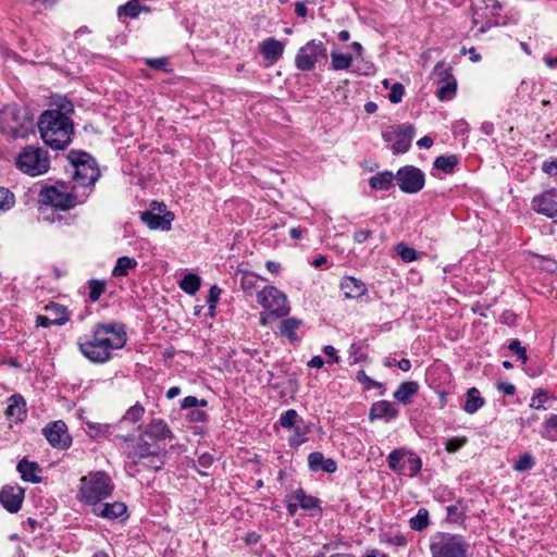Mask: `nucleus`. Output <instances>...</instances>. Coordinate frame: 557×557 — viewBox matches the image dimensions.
I'll list each match as a JSON object with an SVG mask.
<instances>
[{"mask_svg": "<svg viewBox=\"0 0 557 557\" xmlns=\"http://www.w3.org/2000/svg\"><path fill=\"white\" fill-rule=\"evenodd\" d=\"M532 209L550 219L557 218V189H549L532 199Z\"/></svg>", "mask_w": 557, "mask_h": 557, "instance_id": "nucleus-15", "label": "nucleus"}, {"mask_svg": "<svg viewBox=\"0 0 557 557\" xmlns=\"http://www.w3.org/2000/svg\"><path fill=\"white\" fill-rule=\"evenodd\" d=\"M534 465V458L530 454H523L515 461L513 468L519 472H524L532 469Z\"/></svg>", "mask_w": 557, "mask_h": 557, "instance_id": "nucleus-48", "label": "nucleus"}, {"mask_svg": "<svg viewBox=\"0 0 557 557\" xmlns=\"http://www.w3.org/2000/svg\"><path fill=\"white\" fill-rule=\"evenodd\" d=\"M208 405V401L206 399H198L195 396H187L182 401V408L187 409H195L197 407H206Z\"/></svg>", "mask_w": 557, "mask_h": 557, "instance_id": "nucleus-57", "label": "nucleus"}, {"mask_svg": "<svg viewBox=\"0 0 557 557\" xmlns=\"http://www.w3.org/2000/svg\"><path fill=\"white\" fill-rule=\"evenodd\" d=\"M126 341L127 335L123 324H98L91 339L78 341V348L88 360L103 363L111 358L113 350L124 347Z\"/></svg>", "mask_w": 557, "mask_h": 557, "instance_id": "nucleus-3", "label": "nucleus"}, {"mask_svg": "<svg viewBox=\"0 0 557 557\" xmlns=\"http://www.w3.org/2000/svg\"><path fill=\"white\" fill-rule=\"evenodd\" d=\"M508 348L517 354L518 360H520L522 363H525L528 360L527 350L524 347L521 346L520 342L518 339L512 341Z\"/></svg>", "mask_w": 557, "mask_h": 557, "instance_id": "nucleus-58", "label": "nucleus"}, {"mask_svg": "<svg viewBox=\"0 0 557 557\" xmlns=\"http://www.w3.org/2000/svg\"><path fill=\"white\" fill-rule=\"evenodd\" d=\"M382 136L385 141L392 143L391 149L394 154L405 153L411 146V140L414 136V127L410 124L392 126L384 131Z\"/></svg>", "mask_w": 557, "mask_h": 557, "instance_id": "nucleus-13", "label": "nucleus"}, {"mask_svg": "<svg viewBox=\"0 0 557 557\" xmlns=\"http://www.w3.org/2000/svg\"><path fill=\"white\" fill-rule=\"evenodd\" d=\"M395 250L404 262H412L418 259V252L404 243L398 244Z\"/></svg>", "mask_w": 557, "mask_h": 557, "instance_id": "nucleus-45", "label": "nucleus"}, {"mask_svg": "<svg viewBox=\"0 0 557 557\" xmlns=\"http://www.w3.org/2000/svg\"><path fill=\"white\" fill-rule=\"evenodd\" d=\"M137 267V261L134 258L129 257H120L116 261L115 267L112 270V275L114 277L126 276L128 271L135 269Z\"/></svg>", "mask_w": 557, "mask_h": 557, "instance_id": "nucleus-35", "label": "nucleus"}, {"mask_svg": "<svg viewBox=\"0 0 557 557\" xmlns=\"http://www.w3.org/2000/svg\"><path fill=\"white\" fill-rule=\"evenodd\" d=\"M178 286L188 295H195L201 286V277L195 273H188L180 281Z\"/></svg>", "mask_w": 557, "mask_h": 557, "instance_id": "nucleus-32", "label": "nucleus"}, {"mask_svg": "<svg viewBox=\"0 0 557 557\" xmlns=\"http://www.w3.org/2000/svg\"><path fill=\"white\" fill-rule=\"evenodd\" d=\"M407 448L394 449L387 456V465L391 470L398 473H405V458Z\"/></svg>", "mask_w": 557, "mask_h": 557, "instance_id": "nucleus-30", "label": "nucleus"}, {"mask_svg": "<svg viewBox=\"0 0 557 557\" xmlns=\"http://www.w3.org/2000/svg\"><path fill=\"white\" fill-rule=\"evenodd\" d=\"M404 92V86L400 83H395L388 94V100L392 103H399L403 99Z\"/></svg>", "mask_w": 557, "mask_h": 557, "instance_id": "nucleus-56", "label": "nucleus"}, {"mask_svg": "<svg viewBox=\"0 0 557 557\" xmlns=\"http://www.w3.org/2000/svg\"><path fill=\"white\" fill-rule=\"evenodd\" d=\"M67 159L73 168V180L83 188L94 186L100 177L96 160L84 151H70Z\"/></svg>", "mask_w": 557, "mask_h": 557, "instance_id": "nucleus-9", "label": "nucleus"}, {"mask_svg": "<svg viewBox=\"0 0 557 557\" xmlns=\"http://www.w3.org/2000/svg\"><path fill=\"white\" fill-rule=\"evenodd\" d=\"M419 385L417 382L408 381L401 383L394 392V398L401 404H409L410 398L418 393Z\"/></svg>", "mask_w": 557, "mask_h": 557, "instance_id": "nucleus-25", "label": "nucleus"}, {"mask_svg": "<svg viewBox=\"0 0 557 557\" xmlns=\"http://www.w3.org/2000/svg\"><path fill=\"white\" fill-rule=\"evenodd\" d=\"M399 414L398 408L391 401L380 400L372 404L369 412L371 420L380 419L386 422L396 419Z\"/></svg>", "mask_w": 557, "mask_h": 557, "instance_id": "nucleus-19", "label": "nucleus"}, {"mask_svg": "<svg viewBox=\"0 0 557 557\" xmlns=\"http://www.w3.org/2000/svg\"><path fill=\"white\" fill-rule=\"evenodd\" d=\"M301 321L296 318H288L281 322L280 333L290 341L297 339L296 330L300 326Z\"/></svg>", "mask_w": 557, "mask_h": 557, "instance_id": "nucleus-37", "label": "nucleus"}, {"mask_svg": "<svg viewBox=\"0 0 557 557\" xmlns=\"http://www.w3.org/2000/svg\"><path fill=\"white\" fill-rule=\"evenodd\" d=\"M437 66H438V73H440V75L444 76L445 82L438 87L436 96L442 101L450 100L456 94V89H457L456 79L449 73L448 70L443 69L442 63H438Z\"/></svg>", "mask_w": 557, "mask_h": 557, "instance_id": "nucleus-21", "label": "nucleus"}, {"mask_svg": "<svg viewBox=\"0 0 557 557\" xmlns=\"http://www.w3.org/2000/svg\"><path fill=\"white\" fill-rule=\"evenodd\" d=\"M140 220L151 230L160 228L162 231H170L174 214L172 212H165L161 215L149 209L140 213Z\"/></svg>", "mask_w": 557, "mask_h": 557, "instance_id": "nucleus-18", "label": "nucleus"}, {"mask_svg": "<svg viewBox=\"0 0 557 557\" xmlns=\"http://www.w3.org/2000/svg\"><path fill=\"white\" fill-rule=\"evenodd\" d=\"M126 506L121 502L114 503H98L92 507V512L104 519L114 520L123 517L126 513Z\"/></svg>", "mask_w": 557, "mask_h": 557, "instance_id": "nucleus-20", "label": "nucleus"}, {"mask_svg": "<svg viewBox=\"0 0 557 557\" xmlns=\"http://www.w3.org/2000/svg\"><path fill=\"white\" fill-rule=\"evenodd\" d=\"M327 50L322 41L310 40L302 46L296 57L295 65L300 71H311L320 62H326Z\"/></svg>", "mask_w": 557, "mask_h": 557, "instance_id": "nucleus-12", "label": "nucleus"}, {"mask_svg": "<svg viewBox=\"0 0 557 557\" xmlns=\"http://www.w3.org/2000/svg\"><path fill=\"white\" fill-rule=\"evenodd\" d=\"M240 274V287L243 290L251 295L258 287V282L263 280L259 275L250 271H239Z\"/></svg>", "mask_w": 557, "mask_h": 557, "instance_id": "nucleus-34", "label": "nucleus"}, {"mask_svg": "<svg viewBox=\"0 0 557 557\" xmlns=\"http://www.w3.org/2000/svg\"><path fill=\"white\" fill-rule=\"evenodd\" d=\"M447 517L453 522H463L467 518V505L462 499H457L455 504L446 507Z\"/></svg>", "mask_w": 557, "mask_h": 557, "instance_id": "nucleus-33", "label": "nucleus"}, {"mask_svg": "<svg viewBox=\"0 0 557 557\" xmlns=\"http://www.w3.org/2000/svg\"><path fill=\"white\" fill-rule=\"evenodd\" d=\"M145 413V408L140 404H135L131 408L127 409L125 414L121 418L116 426H121L124 423H133L136 424L139 422Z\"/></svg>", "mask_w": 557, "mask_h": 557, "instance_id": "nucleus-38", "label": "nucleus"}, {"mask_svg": "<svg viewBox=\"0 0 557 557\" xmlns=\"http://www.w3.org/2000/svg\"><path fill=\"white\" fill-rule=\"evenodd\" d=\"M73 103L63 96H53L50 108L38 120V128L44 143L54 150L65 149L72 141L74 124L71 115Z\"/></svg>", "mask_w": 557, "mask_h": 557, "instance_id": "nucleus-1", "label": "nucleus"}, {"mask_svg": "<svg viewBox=\"0 0 557 557\" xmlns=\"http://www.w3.org/2000/svg\"><path fill=\"white\" fill-rule=\"evenodd\" d=\"M207 413L206 411L201 410V409H198V408H195V409H191L188 413H187V419L190 421V422H202L207 419Z\"/></svg>", "mask_w": 557, "mask_h": 557, "instance_id": "nucleus-59", "label": "nucleus"}, {"mask_svg": "<svg viewBox=\"0 0 557 557\" xmlns=\"http://www.w3.org/2000/svg\"><path fill=\"white\" fill-rule=\"evenodd\" d=\"M141 5L136 1L132 0L124 5H121L117 10V15L121 17L122 15L128 16L131 18H135L139 15L141 11Z\"/></svg>", "mask_w": 557, "mask_h": 557, "instance_id": "nucleus-44", "label": "nucleus"}, {"mask_svg": "<svg viewBox=\"0 0 557 557\" xmlns=\"http://www.w3.org/2000/svg\"><path fill=\"white\" fill-rule=\"evenodd\" d=\"M25 491L18 485H5L0 491V503L11 513L17 512L23 504Z\"/></svg>", "mask_w": 557, "mask_h": 557, "instance_id": "nucleus-17", "label": "nucleus"}, {"mask_svg": "<svg viewBox=\"0 0 557 557\" xmlns=\"http://www.w3.org/2000/svg\"><path fill=\"white\" fill-rule=\"evenodd\" d=\"M429 511L425 508H420L417 515L409 520V525L414 531H423L429 527Z\"/></svg>", "mask_w": 557, "mask_h": 557, "instance_id": "nucleus-41", "label": "nucleus"}, {"mask_svg": "<svg viewBox=\"0 0 557 557\" xmlns=\"http://www.w3.org/2000/svg\"><path fill=\"white\" fill-rule=\"evenodd\" d=\"M113 426L104 423H88V429L92 433V436H109L113 432Z\"/></svg>", "mask_w": 557, "mask_h": 557, "instance_id": "nucleus-51", "label": "nucleus"}, {"mask_svg": "<svg viewBox=\"0 0 557 557\" xmlns=\"http://www.w3.org/2000/svg\"><path fill=\"white\" fill-rule=\"evenodd\" d=\"M298 413L295 409H288L280 418V424L285 429H292L296 425Z\"/></svg>", "mask_w": 557, "mask_h": 557, "instance_id": "nucleus-50", "label": "nucleus"}, {"mask_svg": "<svg viewBox=\"0 0 557 557\" xmlns=\"http://www.w3.org/2000/svg\"><path fill=\"white\" fill-rule=\"evenodd\" d=\"M25 413V401L20 395H13L9 399V406L7 408L5 414L14 419L15 421L22 420V417Z\"/></svg>", "mask_w": 557, "mask_h": 557, "instance_id": "nucleus-29", "label": "nucleus"}, {"mask_svg": "<svg viewBox=\"0 0 557 557\" xmlns=\"http://www.w3.org/2000/svg\"><path fill=\"white\" fill-rule=\"evenodd\" d=\"M14 205V195L7 188L0 187V213L10 210Z\"/></svg>", "mask_w": 557, "mask_h": 557, "instance_id": "nucleus-47", "label": "nucleus"}, {"mask_svg": "<svg viewBox=\"0 0 557 557\" xmlns=\"http://www.w3.org/2000/svg\"><path fill=\"white\" fill-rule=\"evenodd\" d=\"M548 393L543 388H537L534 391L533 396L531 397L529 406L536 410H545V403L548 400Z\"/></svg>", "mask_w": 557, "mask_h": 557, "instance_id": "nucleus-43", "label": "nucleus"}, {"mask_svg": "<svg viewBox=\"0 0 557 557\" xmlns=\"http://www.w3.org/2000/svg\"><path fill=\"white\" fill-rule=\"evenodd\" d=\"M324 456L320 451H313L308 456V466L312 471H318L322 467Z\"/></svg>", "mask_w": 557, "mask_h": 557, "instance_id": "nucleus-55", "label": "nucleus"}, {"mask_svg": "<svg viewBox=\"0 0 557 557\" xmlns=\"http://www.w3.org/2000/svg\"><path fill=\"white\" fill-rule=\"evenodd\" d=\"M292 430L293 434L289 436L288 440L292 446H300L307 441V429H301L299 425H295L294 428H292Z\"/></svg>", "mask_w": 557, "mask_h": 557, "instance_id": "nucleus-49", "label": "nucleus"}, {"mask_svg": "<svg viewBox=\"0 0 557 557\" xmlns=\"http://www.w3.org/2000/svg\"><path fill=\"white\" fill-rule=\"evenodd\" d=\"M352 63V57L349 53L333 51L331 53V66L334 71L347 70Z\"/></svg>", "mask_w": 557, "mask_h": 557, "instance_id": "nucleus-39", "label": "nucleus"}, {"mask_svg": "<svg viewBox=\"0 0 557 557\" xmlns=\"http://www.w3.org/2000/svg\"><path fill=\"white\" fill-rule=\"evenodd\" d=\"M503 4L498 0H471L472 24L476 28L474 36L485 34L491 28L505 24L500 22Z\"/></svg>", "mask_w": 557, "mask_h": 557, "instance_id": "nucleus-7", "label": "nucleus"}, {"mask_svg": "<svg viewBox=\"0 0 557 557\" xmlns=\"http://www.w3.org/2000/svg\"><path fill=\"white\" fill-rule=\"evenodd\" d=\"M88 195V193L78 195L71 191L66 184L59 182L53 185H46L41 188L39 202L41 205L51 206L58 210H69L78 203H83Z\"/></svg>", "mask_w": 557, "mask_h": 557, "instance_id": "nucleus-6", "label": "nucleus"}, {"mask_svg": "<svg viewBox=\"0 0 557 557\" xmlns=\"http://www.w3.org/2000/svg\"><path fill=\"white\" fill-rule=\"evenodd\" d=\"M364 355L361 351V348L357 344H352L350 346V358H352V362H359L363 359Z\"/></svg>", "mask_w": 557, "mask_h": 557, "instance_id": "nucleus-61", "label": "nucleus"}, {"mask_svg": "<svg viewBox=\"0 0 557 557\" xmlns=\"http://www.w3.org/2000/svg\"><path fill=\"white\" fill-rule=\"evenodd\" d=\"M320 469L326 473H334L337 469V465H336L335 460L327 458V459H324L322 467Z\"/></svg>", "mask_w": 557, "mask_h": 557, "instance_id": "nucleus-64", "label": "nucleus"}, {"mask_svg": "<svg viewBox=\"0 0 557 557\" xmlns=\"http://www.w3.org/2000/svg\"><path fill=\"white\" fill-rule=\"evenodd\" d=\"M385 537V542L391 544V545H394V546H406L407 545V539L404 534H401L400 532H396V533H386L384 535Z\"/></svg>", "mask_w": 557, "mask_h": 557, "instance_id": "nucleus-53", "label": "nucleus"}, {"mask_svg": "<svg viewBox=\"0 0 557 557\" xmlns=\"http://www.w3.org/2000/svg\"><path fill=\"white\" fill-rule=\"evenodd\" d=\"M45 310L48 312V315L54 322V325H63L71 318V313L67 310V308L57 302H50L45 307Z\"/></svg>", "mask_w": 557, "mask_h": 557, "instance_id": "nucleus-24", "label": "nucleus"}, {"mask_svg": "<svg viewBox=\"0 0 557 557\" xmlns=\"http://www.w3.org/2000/svg\"><path fill=\"white\" fill-rule=\"evenodd\" d=\"M395 178L400 190L406 194H416L420 191L424 187L425 183L424 173L413 165L400 168L397 171Z\"/></svg>", "mask_w": 557, "mask_h": 557, "instance_id": "nucleus-14", "label": "nucleus"}, {"mask_svg": "<svg viewBox=\"0 0 557 557\" xmlns=\"http://www.w3.org/2000/svg\"><path fill=\"white\" fill-rule=\"evenodd\" d=\"M146 64L156 70H164L165 66L168 65V59H165V58L148 59L146 61Z\"/></svg>", "mask_w": 557, "mask_h": 557, "instance_id": "nucleus-60", "label": "nucleus"}, {"mask_svg": "<svg viewBox=\"0 0 557 557\" xmlns=\"http://www.w3.org/2000/svg\"><path fill=\"white\" fill-rule=\"evenodd\" d=\"M257 302L271 315L283 318L290 311L287 296L274 286H264L256 294Z\"/></svg>", "mask_w": 557, "mask_h": 557, "instance_id": "nucleus-11", "label": "nucleus"}, {"mask_svg": "<svg viewBox=\"0 0 557 557\" xmlns=\"http://www.w3.org/2000/svg\"><path fill=\"white\" fill-rule=\"evenodd\" d=\"M172 436V432L163 420L153 419L137 442L128 446L127 457L135 465H144L148 469L159 471L165 462V449L160 446V443Z\"/></svg>", "mask_w": 557, "mask_h": 557, "instance_id": "nucleus-2", "label": "nucleus"}, {"mask_svg": "<svg viewBox=\"0 0 557 557\" xmlns=\"http://www.w3.org/2000/svg\"><path fill=\"white\" fill-rule=\"evenodd\" d=\"M469 542L460 534L435 533L430 540L431 557H468Z\"/></svg>", "mask_w": 557, "mask_h": 557, "instance_id": "nucleus-8", "label": "nucleus"}, {"mask_svg": "<svg viewBox=\"0 0 557 557\" xmlns=\"http://www.w3.org/2000/svg\"><path fill=\"white\" fill-rule=\"evenodd\" d=\"M17 471L21 473L22 479L26 482L38 483L41 480L40 476L37 475L39 466L36 462L22 459L17 465Z\"/></svg>", "mask_w": 557, "mask_h": 557, "instance_id": "nucleus-26", "label": "nucleus"}, {"mask_svg": "<svg viewBox=\"0 0 557 557\" xmlns=\"http://www.w3.org/2000/svg\"><path fill=\"white\" fill-rule=\"evenodd\" d=\"M542 169L549 175H557V159L553 161H545Z\"/></svg>", "mask_w": 557, "mask_h": 557, "instance_id": "nucleus-63", "label": "nucleus"}, {"mask_svg": "<svg viewBox=\"0 0 557 557\" xmlns=\"http://www.w3.org/2000/svg\"><path fill=\"white\" fill-rule=\"evenodd\" d=\"M394 175L389 171L377 173L370 177L369 184L376 190H388L393 184Z\"/></svg>", "mask_w": 557, "mask_h": 557, "instance_id": "nucleus-31", "label": "nucleus"}, {"mask_svg": "<svg viewBox=\"0 0 557 557\" xmlns=\"http://www.w3.org/2000/svg\"><path fill=\"white\" fill-rule=\"evenodd\" d=\"M539 433L544 440L550 442L557 441V414H548L543 421Z\"/></svg>", "mask_w": 557, "mask_h": 557, "instance_id": "nucleus-28", "label": "nucleus"}, {"mask_svg": "<svg viewBox=\"0 0 557 557\" xmlns=\"http://www.w3.org/2000/svg\"><path fill=\"white\" fill-rule=\"evenodd\" d=\"M467 442L468 438L466 436L448 438L445 443V449L448 453L454 454L458 451L460 448H462L467 444Z\"/></svg>", "mask_w": 557, "mask_h": 557, "instance_id": "nucleus-52", "label": "nucleus"}, {"mask_svg": "<svg viewBox=\"0 0 557 557\" xmlns=\"http://www.w3.org/2000/svg\"><path fill=\"white\" fill-rule=\"evenodd\" d=\"M290 494L297 502L298 506L302 509L310 510L317 508L319 505V500L310 495H307L302 488H297Z\"/></svg>", "mask_w": 557, "mask_h": 557, "instance_id": "nucleus-36", "label": "nucleus"}, {"mask_svg": "<svg viewBox=\"0 0 557 557\" xmlns=\"http://www.w3.org/2000/svg\"><path fill=\"white\" fill-rule=\"evenodd\" d=\"M457 164H458V158L454 154L440 156L433 162L434 168L443 171L444 173L454 172Z\"/></svg>", "mask_w": 557, "mask_h": 557, "instance_id": "nucleus-40", "label": "nucleus"}, {"mask_svg": "<svg viewBox=\"0 0 557 557\" xmlns=\"http://www.w3.org/2000/svg\"><path fill=\"white\" fill-rule=\"evenodd\" d=\"M286 507L289 516H294L298 510L299 506L297 502L293 498L292 494L286 496Z\"/></svg>", "mask_w": 557, "mask_h": 557, "instance_id": "nucleus-62", "label": "nucleus"}, {"mask_svg": "<svg viewBox=\"0 0 557 557\" xmlns=\"http://www.w3.org/2000/svg\"><path fill=\"white\" fill-rule=\"evenodd\" d=\"M485 404L484 398L481 397L480 392L475 387H471L467 392L466 403L463 405V410L469 413H475L480 408H482Z\"/></svg>", "mask_w": 557, "mask_h": 557, "instance_id": "nucleus-27", "label": "nucleus"}, {"mask_svg": "<svg viewBox=\"0 0 557 557\" xmlns=\"http://www.w3.org/2000/svg\"><path fill=\"white\" fill-rule=\"evenodd\" d=\"M112 491V481L106 472H90L79 480L78 498L83 503L95 506L109 497Z\"/></svg>", "mask_w": 557, "mask_h": 557, "instance_id": "nucleus-4", "label": "nucleus"}, {"mask_svg": "<svg viewBox=\"0 0 557 557\" xmlns=\"http://www.w3.org/2000/svg\"><path fill=\"white\" fill-rule=\"evenodd\" d=\"M339 287L345 298H358L367 292L364 283L352 276L343 277Z\"/></svg>", "mask_w": 557, "mask_h": 557, "instance_id": "nucleus-22", "label": "nucleus"}, {"mask_svg": "<svg viewBox=\"0 0 557 557\" xmlns=\"http://www.w3.org/2000/svg\"><path fill=\"white\" fill-rule=\"evenodd\" d=\"M405 461L408 465V470H409L407 473L408 476L413 478L421 471L422 460L412 450L407 449ZM404 474H406V472Z\"/></svg>", "mask_w": 557, "mask_h": 557, "instance_id": "nucleus-42", "label": "nucleus"}, {"mask_svg": "<svg viewBox=\"0 0 557 557\" xmlns=\"http://www.w3.org/2000/svg\"><path fill=\"white\" fill-rule=\"evenodd\" d=\"M220 295H221V289L216 285H213L209 290V296H208V300H207L211 315L214 313L216 302L219 301Z\"/></svg>", "mask_w": 557, "mask_h": 557, "instance_id": "nucleus-54", "label": "nucleus"}, {"mask_svg": "<svg viewBox=\"0 0 557 557\" xmlns=\"http://www.w3.org/2000/svg\"><path fill=\"white\" fill-rule=\"evenodd\" d=\"M261 53L271 63L278 61L284 51V45L275 38H268L260 46Z\"/></svg>", "mask_w": 557, "mask_h": 557, "instance_id": "nucleus-23", "label": "nucleus"}, {"mask_svg": "<svg viewBox=\"0 0 557 557\" xmlns=\"http://www.w3.org/2000/svg\"><path fill=\"white\" fill-rule=\"evenodd\" d=\"M47 441L57 448L65 449L71 445V437L67 434L66 425L62 421H55L44 429Z\"/></svg>", "mask_w": 557, "mask_h": 557, "instance_id": "nucleus-16", "label": "nucleus"}, {"mask_svg": "<svg viewBox=\"0 0 557 557\" xmlns=\"http://www.w3.org/2000/svg\"><path fill=\"white\" fill-rule=\"evenodd\" d=\"M89 288V299L91 301H97L106 289V283L99 280H90L88 282Z\"/></svg>", "mask_w": 557, "mask_h": 557, "instance_id": "nucleus-46", "label": "nucleus"}, {"mask_svg": "<svg viewBox=\"0 0 557 557\" xmlns=\"http://www.w3.org/2000/svg\"><path fill=\"white\" fill-rule=\"evenodd\" d=\"M33 129L28 112L16 104L5 106L0 110V132L10 138H24Z\"/></svg>", "mask_w": 557, "mask_h": 557, "instance_id": "nucleus-5", "label": "nucleus"}, {"mask_svg": "<svg viewBox=\"0 0 557 557\" xmlns=\"http://www.w3.org/2000/svg\"><path fill=\"white\" fill-rule=\"evenodd\" d=\"M16 165L23 173L30 176L45 174L50 169L49 153L40 147H26L18 153Z\"/></svg>", "mask_w": 557, "mask_h": 557, "instance_id": "nucleus-10", "label": "nucleus"}]
</instances>
